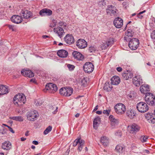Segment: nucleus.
<instances>
[{
	"label": "nucleus",
	"mask_w": 155,
	"mask_h": 155,
	"mask_svg": "<svg viewBox=\"0 0 155 155\" xmlns=\"http://www.w3.org/2000/svg\"><path fill=\"white\" fill-rule=\"evenodd\" d=\"M137 108L139 112L142 113L147 112L149 109L147 104L143 102L138 103L137 105Z\"/></svg>",
	"instance_id": "2"
},
{
	"label": "nucleus",
	"mask_w": 155,
	"mask_h": 155,
	"mask_svg": "<svg viewBox=\"0 0 155 155\" xmlns=\"http://www.w3.org/2000/svg\"><path fill=\"white\" fill-rule=\"evenodd\" d=\"M30 82L35 83H36L35 79V78H32L30 80Z\"/></svg>",
	"instance_id": "55"
},
{
	"label": "nucleus",
	"mask_w": 155,
	"mask_h": 155,
	"mask_svg": "<svg viewBox=\"0 0 155 155\" xmlns=\"http://www.w3.org/2000/svg\"><path fill=\"white\" fill-rule=\"evenodd\" d=\"M57 54L59 57L62 58L67 57L68 54L67 51L63 49H61L58 51Z\"/></svg>",
	"instance_id": "25"
},
{
	"label": "nucleus",
	"mask_w": 155,
	"mask_h": 155,
	"mask_svg": "<svg viewBox=\"0 0 155 155\" xmlns=\"http://www.w3.org/2000/svg\"><path fill=\"white\" fill-rule=\"evenodd\" d=\"M26 101L25 96L23 94H19L15 95L13 98V102L14 104L18 106L24 104Z\"/></svg>",
	"instance_id": "1"
},
{
	"label": "nucleus",
	"mask_w": 155,
	"mask_h": 155,
	"mask_svg": "<svg viewBox=\"0 0 155 155\" xmlns=\"http://www.w3.org/2000/svg\"><path fill=\"white\" fill-rule=\"evenodd\" d=\"M8 87L3 85H0V95L5 94L9 92Z\"/></svg>",
	"instance_id": "24"
},
{
	"label": "nucleus",
	"mask_w": 155,
	"mask_h": 155,
	"mask_svg": "<svg viewBox=\"0 0 155 155\" xmlns=\"http://www.w3.org/2000/svg\"><path fill=\"white\" fill-rule=\"evenodd\" d=\"M133 73L130 71H127L122 74V77L125 80H127L133 77Z\"/></svg>",
	"instance_id": "23"
},
{
	"label": "nucleus",
	"mask_w": 155,
	"mask_h": 155,
	"mask_svg": "<svg viewBox=\"0 0 155 155\" xmlns=\"http://www.w3.org/2000/svg\"><path fill=\"white\" fill-rule=\"evenodd\" d=\"M145 98L146 102L149 105H155V97L152 93L147 94Z\"/></svg>",
	"instance_id": "4"
},
{
	"label": "nucleus",
	"mask_w": 155,
	"mask_h": 155,
	"mask_svg": "<svg viewBox=\"0 0 155 155\" xmlns=\"http://www.w3.org/2000/svg\"><path fill=\"white\" fill-rule=\"evenodd\" d=\"M149 121L153 124L155 123V116L153 115L149 120Z\"/></svg>",
	"instance_id": "47"
},
{
	"label": "nucleus",
	"mask_w": 155,
	"mask_h": 155,
	"mask_svg": "<svg viewBox=\"0 0 155 155\" xmlns=\"http://www.w3.org/2000/svg\"><path fill=\"white\" fill-rule=\"evenodd\" d=\"M142 88V87H141L140 88V90L142 92H143V91L147 90L148 91L149 89V85H145V86L144 87V88Z\"/></svg>",
	"instance_id": "42"
},
{
	"label": "nucleus",
	"mask_w": 155,
	"mask_h": 155,
	"mask_svg": "<svg viewBox=\"0 0 155 155\" xmlns=\"http://www.w3.org/2000/svg\"><path fill=\"white\" fill-rule=\"evenodd\" d=\"M128 127H130V133L133 134H136L139 131L140 128L139 126L135 123L132 124Z\"/></svg>",
	"instance_id": "10"
},
{
	"label": "nucleus",
	"mask_w": 155,
	"mask_h": 155,
	"mask_svg": "<svg viewBox=\"0 0 155 155\" xmlns=\"http://www.w3.org/2000/svg\"><path fill=\"white\" fill-rule=\"evenodd\" d=\"M36 112H35L34 113V118H35V120L38 117L37 115H36Z\"/></svg>",
	"instance_id": "58"
},
{
	"label": "nucleus",
	"mask_w": 155,
	"mask_h": 155,
	"mask_svg": "<svg viewBox=\"0 0 155 155\" xmlns=\"http://www.w3.org/2000/svg\"><path fill=\"white\" fill-rule=\"evenodd\" d=\"M115 150L117 152L122 153L124 150V147L122 145H118L116 147Z\"/></svg>",
	"instance_id": "35"
},
{
	"label": "nucleus",
	"mask_w": 155,
	"mask_h": 155,
	"mask_svg": "<svg viewBox=\"0 0 155 155\" xmlns=\"http://www.w3.org/2000/svg\"><path fill=\"white\" fill-rule=\"evenodd\" d=\"M45 89L48 90L49 92L54 93L57 91L58 87L55 84L49 83L46 85Z\"/></svg>",
	"instance_id": "9"
},
{
	"label": "nucleus",
	"mask_w": 155,
	"mask_h": 155,
	"mask_svg": "<svg viewBox=\"0 0 155 155\" xmlns=\"http://www.w3.org/2000/svg\"><path fill=\"white\" fill-rule=\"evenodd\" d=\"M52 129V127L51 126H49L45 130L44 132V134L45 135L47 134L49 132L51 131Z\"/></svg>",
	"instance_id": "38"
},
{
	"label": "nucleus",
	"mask_w": 155,
	"mask_h": 155,
	"mask_svg": "<svg viewBox=\"0 0 155 155\" xmlns=\"http://www.w3.org/2000/svg\"><path fill=\"white\" fill-rule=\"evenodd\" d=\"M81 82L82 84V85L85 87L87 85V81L86 78H84L82 80Z\"/></svg>",
	"instance_id": "44"
},
{
	"label": "nucleus",
	"mask_w": 155,
	"mask_h": 155,
	"mask_svg": "<svg viewBox=\"0 0 155 155\" xmlns=\"http://www.w3.org/2000/svg\"><path fill=\"white\" fill-rule=\"evenodd\" d=\"M109 119L111 122V124L112 125H115L119 123L118 119H115L113 116L110 115L109 117Z\"/></svg>",
	"instance_id": "27"
},
{
	"label": "nucleus",
	"mask_w": 155,
	"mask_h": 155,
	"mask_svg": "<svg viewBox=\"0 0 155 155\" xmlns=\"http://www.w3.org/2000/svg\"><path fill=\"white\" fill-rule=\"evenodd\" d=\"M50 36L46 35H44L42 36V37L43 38L46 39V38H50Z\"/></svg>",
	"instance_id": "56"
},
{
	"label": "nucleus",
	"mask_w": 155,
	"mask_h": 155,
	"mask_svg": "<svg viewBox=\"0 0 155 155\" xmlns=\"http://www.w3.org/2000/svg\"><path fill=\"white\" fill-rule=\"evenodd\" d=\"M115 111L118 114H123L126 110L125 106L122 103H118L114 107Z\"/></svg>",
	"instance_id": "3"
},
{
	"label": "nucleus",
	"mask_w": 155,
	"mask_h": 155,
	"mask_svg": "<svg viewBox=\"0 0 155 155\" xmlns=\"http://www.w3.org/2000/svg\"><path fill=\"white\" fill-rule=\"evenodd\" d=\"M129 47L132 50H135L138 48L139 44V40L136 38H133L129 40Z\"/></svg>",
	"instance_id": "5"
},
{
	"label": "nucleus",
	"mask_w": 155,
	"mask_h": 155,
	"mask_svg": "<svg viewBox=\"0 0 155 155\" xmlns=\"http://www.w3.org/2000/svg\"><path fill=\"white\" fill-rule=\"evenodd\" d=\"M21 73L24 76L31 78L34 76V74L31 71L24 70H22L21 71Z\"/></svg>",
	"instance_id": "22"
},
{
	"label": "nucleus",
	"mask_w": 155,
	"mask_h": 155,
	"mask_svg": "<svg viewBox=\"0 0 155 155\" xmlns=\"http://www.w3.org/2000/svg\"><path fill=\"white\" fill-rule=\"evenodd\" d=\"M12 147L11 143L8 141H5L2 143V148L5 150H10Z\"/></svg>",
	"instance_id": "17"
},
{
	"label": "nucleus",
	"mask_w": 155,
	"mask_h": 155,
	"mask_svg": "<svg viewBox=\"0 0 155 155\" xmlns=\"http://www.w3.org/2000/svg\"><path fill=\"white\" fill-rule=\"evenodd\" d=\"M59 24L60 26L61 27L63 26V27H65L66 26V24L62 21H60L59 23Z\"/></svg>",
	"instance_id": "50"
},
{
	"label": "nucleus",
	"mask_w": 155,
	"mask_h": 155,
	"mask_svg": "<svg viewBox=\"0 0 155 155\" xmlns=\"http://www.w3.org/2000/svg\"><path fill=\"white\" fill-rule=\"evenodd\" d=\"M8 27L9 28V29H12V31H15L16 30L15 28V26L12 25H8Z\"/></svg>",
	"instance_id": "49"
},
{
	"label": "nucleus",
	"mask_w": 155,
	"mask_h": 155,
	"mask_svg": "<svg viewBox=\"0 0 155 155\" xmlns=\"http://www.w3.org/2000/svg\"><path fill=\"white\" fill-rule=\"evenodd\" d=\"M67 87L61 88L59 90L60 93L62 95L65 96L66 92L67 91Z\"/></svg>",
	"instance_id": "37"
},
{
	"label": "nucleus",
	"mask_w": 155,
	"mask_h": 155,
	"mask_svg": "<svg viewBox=\"0 0 155 155\" xmlns=\"http://www.w3.org/2000/svg\"><path fill=\"white\" fill-rule=\"evenodd\" d=\"M32 143L35 145H37L38 144V142L37 141L34 140L33 141Z\"/></svg>",
	"instance_id": "54"
},
{
	"label": "nucleus",
	"mask_w": 155,
	"mask_h": 155,
	"mask_svg": "<svg viewBox=\"0 0 155 155\" xmlns=\"http://www.w3.org/2000/svg\"><path fill=\"white\" fill-rule=\"evenodd\" d=\"M54 109H55V110L52 112L53 114H55L57 111L58 107L54 106V107L51 106L50 107V109L52 111L54 110Z\"/></svg>",
	"instance_id": "46"
},
{
	"label": "nucleus",
	"mask_w": 155,
	"mask_h": 155,
	"mask_svg": "<svg viewBox=\"0 0 155 155\" xmlns=\"http://www.w3.org/2000/svg\"><path fill=\"white\" fill-rule=\"evenodd\" d=\"M55 26V24H53V23L51 24L50 25V26L51 27V28L54 27Z\"/></svg>",
	"instance_id": "61"
},
{
	"label": "nucleus",
	"mask_w": 155,
	"mask_h": 155,
	"mask_svg": "<svg viewBox=\"0 0 155 155\" xmlns=\"http://www.w3.org/2000/svg\"><path fill=\"white\" fill-rule=\"evenodd\" d=\"M134 34L133 32L131 29H128L125 33V36L124 37V40L126 41H128L130 39V37L133 36Z\"/></svg>",
	"instance_id": "21"
},
{
	"label": "nucleus",
	"mask_w": 155,
	"mask_h": 155,
	"mask_svg": "<svg viewBox=\"0 0 155 155\" xmlns=\"http://www.w3.org/2000/svg\"><path fill=\"white\" fill-rule=\"evenodd\" d=\"M64 40L66 43L69 45L74 43V40L73 36L71 35L67 34L64 38Z\"/></svg>",
	"instance_id": "16"
},
{
	"label": "nucleus",
	"mask_w": 155,
	"mask_h": 155,
	"mask_svg": "<svg viewBox=\"0 0 155 155\" xmlns=\"http://www.w3.org/2000/svg\"><path fill=\"white\" fill-rule=\"evenodd\" d=\"M101 142L104 146H106L109 143L108 139L105 136H104L101 138Z\"/></svg>",
	"instance_id": "31"
},
{
	"label": "nucleus",
	"mask_w": 155,
	"mask_h": 155,
	"mask_svg": "<svg viewBox=\"0 0 155 155\" xmlns=\"http://www.w3.org/2000/svg\"><path fill=\"white\" fill-rule=\"evenodd\" d=\"M7 130L3 127H2L0 128V133L2 135L6 134Z\"/></svg>",
	"instance_id": "39"
},
{
	"label": "nucleus",
	"mask_w": 155,
	"mask_h": 155,
	"mask_svg": "<svg viewBox=\"0 0 155 155\" xmlns=\"http://www.w3.org/2000/svg\"><path fill=\"white\" fill-rule=\"evenodd\" d=\"M52 14V12L51 10L46 8L42 9L39 12V15L41 16H51Z\"/></svg>",
	"instance_id": "12"
},
{
	"label": "nucleus",
	"mask_w": 155,
	"mask_h": 155,
	"mask_svg": "<svg viewBox=\"0 0 155 155\" xmlns=\"http://www.w3.org/2000/svg\"><path fill=\"white\" fill-rule=\"evenodd\" d=\"M83 68L85 72L90 73L93 71L94 66L91 62H87L84 64Z\"/></svg>",
	"instance_id": "8"
},
{
	"label": "nucleus",
	"mask_w": 155,
	"mask_h": 155,
	"mask_svg": "<svg viewBox=\"0 0 155 155\" xmlns=\"http://www.w3.org/2000/svg\"><path fill=\"white\" fill-rule=\"evenodd\" d=\"M122 68L120 67H118L117 68V70L118 72H120L122 71Z\"/></svg>",
	"instance_id": "53"
},
{
	"label": "nucleus",
	"mask_w": 155,
	"mask_h": 155,
	"mask_svg": "<svg viewBox=\"0 0 155 155\" xmlns=\"http://www.w3.org/2000/svg\"><path fill=\"white\" fill-rule=\"evenodd\" d=\"M118 10L116 7L112 5H108L106 9L107 13L111 16L117 15Z\"/></svg>",
	"instance_id": "6"
},
{
	"label": "nucleus",
	"mask_w": 155,
	"mask_h": 155,
	"mask_svg": "<svg viewBox=\"0 0 155 155\" xmlns=\"http://www.w3.org/2000/svg\"><path fill=\"white\" fill-rule=\"evenodd\" d=\"M101 121V118L99 117H97L94 118L93 121V126L94 128L96 129L98 126V124L99 122Z\"/></svg>",
	"instance_id": "32"
},
{
	"label": "nucleus",
	"mask_w": 155,
	"mask_h": 155,
	"mask_svg": "<svg viewBox=\"0 0 155 155\" xmlns=\"http://www.w3.org/2000/svg\"><path fill=\"white\" fill-rule=\"evenodd\" d=\"M114 39L112 38L108 39L106 43L104 44V46L105 48L111 46L114 43Z\"/></svg>",
	"instance_id": "30"
},
{
	"label": "nucleus",
	"mask_w": 155,
	"mask_h": 155,
	"mask_svg": "<svg viewBox=\"0 0 155 155\" xmlns=\"http://www.w3.org/2000/svg\"><path fill=\"white\" fill-rule=\"evenodd\" d=\"M96 48L94 46H91L89 47L88 51L90 53L94 52L96 51Z\"/></svg>",
	"instance_id": "43"
},
{
	"label": "nucleus",
	"mask_w": 155,
	"mask_h": 155,
	"mask_svg": "<svg viewBox=\"0 0 155 155\" xmlns=\"http://www.w3.org/2000/svg\"><path fill=\"white\" fill-rule=\"evenodd\" d=\"M41 105V103H39V102H37L36 103V105L37 106H40Z\"/></svg>",
	"instance_id": "62"
},
{
	"label": "nucleus",
	"mask_w": 155,
	"mask_h": 155,
	"mask_svg": "<svg viewBox=\"0 0 155 155\" xmlns=\"http://www.w3.org/2000/svg\"><path fill=\"white\" fill-rule=\"evenodd\" d=\"M102 112L101 111L98 110V111H97L96 112V113L98 114H99V115L101 114H102Z\"/></svg>",
	"instance_id": "59"
},
{
	"label": "nucleus",
	"mask_w": 155,
	"mask_h": 155,
	"mask_svg": "<svg viewBox=\"0 0 155 155\" xmlns=\"http://www.w3.org/2000/svg\"><path fill=\"white\" fill-rule=\"evenodd\" d=\"M151 38L155 39V30L152 31L151 33Z\"/></svg>",
	"instance_id": "51"
},
{
	"label": "nucleus",
	"mask_w": 155,
	"mask_h": 155,
	"mask_svg": "<svg viewBox=\"0 0 155 155\" xmlns=\"http://www.w3.org/2000/svg\"><path fill=\"white\" fill-rule=\"evenodd\" d=\"M54 32L57 33L58 36L61 38L64 34L63 28L60 27H58L56 28H55L54 29Z\"/></svg>",
	"instance_id": "20"
},
{
	"label": "nucleus",
	"mask_w": 155,
	"mask_h": 155,
	"mask_svg": "<svg viewBox=\"0 0 155 155\" xmlns=\"http://www.w3.org/2000/svg\"><path fill=\"white\" fill-rule=\"evenodd\" d=\"M20 15L21 18L28 19L32 16V13L29 11L27 10L22 9Z\"/></svg>",
	"instance_id": "11"
},
{
	"label": "nucleus",
	"mask_w": 155,
	"mask_h": 155,
	"mask_svg": "<svg viewBox=\"0 0 155 155\" xmlns=\"http://www.w3.org/2000/svg\"><path fill=\"white\" fill-rule=\"evenodd\" d=\"M85 141L82 139H81L80 138L76 139L73 143V146L74 147L76 146L78 143V150L81 151L83 147Z\"/></svg>",
	"instance_id": "7"
},
{
	"label": "nucleus",
	"mask_w": 155,
	"mask_h": 155,
	"mask_svg": "<svg viewBox=\"0 0 155 155\" xmlns=\"http://www.w3.org/2000/svg\"><path fill=\"white\" fill-rule=\"evenodd\" d=\"M148 137L147 136L143 135L140 137V140L142 142H145L147 141L148 139Z\"/></svg>",
	"instance_id": "40"
},
{
	"label": "nucleus",
	"mask_w": 155,
	"mask_h": 155,
	"mask_svg": "<svg viewBox=\"0 0 155 155\" xmlns=\"http://www.w3.org/2000/svg\"><path fill=\"white\" fill-rule=\"evenodd\" d=\"M153 115V114L152 113H147L145 115V117L148 120H149Z\"/></svg>",
	"instance_id": "45"
},
{
	"label": "nucleus",
	"mask_w": 155,
	"mask_h": 155,
	"mask_svg": "<svg viewBox=\"0 0 155 155\" xmlns=\"http://www.w3.org/2000/svg\"><path fill=\"white\" fill-rule=\"evenodd\" d=\"M110 113V110H104L103 111V113L104 114L108 116Z\"/></svg>",
	"instance_id": "48"
},
{
	"label": "nucleus",
	"mask_w": 155,
	"mask_h": 155,
	"mask_svg": "<svg viewBox=\"0 0 155 155\" xmlns=\"http://www.w3.org/2000/svg\"><path fill=\"white\" fill-rule=\"evenodd\" d=\"M8 128H9V130L12 133H15L14 131L13 130L12 128L11 127H8Z\"/></svg>",
	"instance_id": "52"
},
{
	"label": "nucleus",
	"mask_w": 155,
	"mask_h": 155,
	"mask_svg": "<svg viewBox=\"0 0 155 155\" xmlns=\"http://www.w3.org/2000/svg\"><path fill=\"white\" fill-rule=\"evenodd\" d=\"M133 83L136 86H139L142 83V79L140 75H137L133 79Z\"/></svg>",
	"instance_id": "15"
},
{
	"label": "nucleus",
	"mask_w": 155,
	"mask_h": 155,
	"mask_svg": "<svg viewBox=\"0 0 155 155\" xmlns=\"http://www.w3.org/2000/svg\"><path fill=\"white\" fill-rule=\"evenodd\" d=\"M26 139V138L24 137H21V141H23L25 140Z\"/></svg>",
	"instance_id": "60"
},
{
	"label": "nucleus",
	"mask_w": 155,
	"mask_h": 155,
	"mask_svg": "<svg viewBox=\"0 0 155 155\" xmlns=\"http://www.w3.org/2000/svg\"><path fill=\"white\" fill-rule=\"evenodd\" d=\"M113 23L116 28H120L123 25V20L120 18L117 17L114 20Z\"/></svg>",
	"instance_id": "13"
},
{
	"label": "nucleus",
	"mask_w": 155,
	"mask_h": 155,
	"mask_svg": "<svg viewBox=\"0 0 155 155\" xmlns=\"http://www.w3.org/2000/svg\"><path fill=\"white\" fill-rule=\"evenodd\" d=\"M35 112H37L36 110H34L33 111H31L28 113V115L27 116L28 119H29L30 120L32 121L35 120V118L34 117Z\"/></svg>",
	"instance_id": "29"
},
{
	"label": "nucleus",
	"mask_w": 155,
	"mask_h": 155,
	"mask_svg": "<svg viewBox=\"0 0 155 155\" xmlns=\"http://www.w3.org/2000/svg\"><path fill=\"white\" fill-rule=\"evenodd\" d=\"M127 115L130 118H134V116H136V112L134 110H127Z\"/></svg>",
	"instance_id": "28"
},
{
	"label": "nucleus",
	"mask_w": 155,
	"mask_h": 155,
	"mask_svg": "<svg viewBox=\"0 0 155 155\" xmlns=\"http://www.w3.org/2000/svg\"><path fill=\"white\" fill-rule=\"evenodd\" d=\"M77 46L80 48H84L87 45L86 41L83 39H80L77 41Z\"/></svg>",
	"instance_id": "14"
},
{
	"label": "nucleus",
	"mask_w": 155,
	"mask_h": 155,
	"mask_svg": "<svg viewBox=\"0 0 155 155\" xmlns=\"http://www.w3.org/2000/svg\"><path fill=\"white\" fill-rule=\"evenodd\" d=\"M111 84L114 85L118 84L120 82V78L119 77L114 76L111 79Z\"/></svg>",
	"instance_id": "26"
},
{
	"label": "nucleus",
	"mask_w": 155,
	"mask_h": 155,
	"mask_svg": "<svg viewBox=\"0 0 155 155\" xmlns=\"http://www.w3.org/2000/svg\"><path fill=\"white\" fill-rule=\"evenodd\" d=\"M11 21L16 24H18L21 23L22 20L21 16L18 15H14L11 18Z\"/></svg>",
	"instance_id": "19"
},
{
	"label": "nucleus",
	"mask_w": 155,
	"mask_h": 155,
	"mask_svg": "<svg viewBox=\"0 0 155 155\" xmlns=\"http://www.w3.org/2000/svg\"><path fill=\"white\" fill-rule=\"evenodd\" d=\"M65 93V96H70L73 92V89L71 87H67Z\"/></svg>",
	"instance_id": "36"
},
{
	"label": "nucleus",
	"mask_w": 155,
	"mask_h": 155,
	"mask_svg": "<svg viewBox=\"0 0 155 155\" xmlns=\"http://www.w3.org/2000/svg\"><path fill=\"white\" fill-rule=\"evenodd\" d=\"M137 16L138 18H140V19H141L143 17V16L142 15H141L140 14H138L137 15Z\"/></svg>",
	"instance_id": "57"
},
{
	"label": "nucleus",
	"mask_w": 155,
	"mask_h": 155,
	"mask_svg": "<svg viewBox=\"0 0 155 155\" xmlns=\"http://www.w3.org/2000/svg\"><path fill=\"white\" fill-rule=\"evenodd\" d=\"M66 64L69 71H72L74 70L75 68L74 65L68 64Z\"/></svg>",
	"instance_id": "41"
},
{
	"label": "nucleus",
	"mask_w": 155,
	"mask_h": 155,
	"mask_svg": "<svg viewBox=\"0 0 155 155\" xmlns=\"http://www.w3.org/2000/svg\"><path fill=\"white\" fill-rule=\"evenodd\" d=\"M112 88V85L110 84L109 82L106 83L103 87L104 90H106L107 91H110Z\"/></svg>",
	"instance_id": "34"
},
{
	"label": "nucleus",
	"mask_w": 155,
	"mask_h": 155,
	"mask_svg": "<svg viewBox=\"0 0 155 155\" xmlns=\"http://www.w3.org/2000/svg\"><path fill=\"white\" fill-rule=\"evenodd\" d=\"M74 57L78 60H82L84 58V56L81 53L74 51L72 53Z\"/></svg>",
	"instance_id": "18"
},
{
	"label": "nucleus",
	"mask_w": 155,
	"mask_h": 155,
	"mask_svg": "<svg viewBox=\"0 0 155 155\" xmlns=\"http://www.w3.org/2000/svg\"><path fill=\"white\" fill-rule=\"evenodd\" d=\"M98 109V105H97L94 110L93 111H96Z\"/></svg>",
	"instance_id": "63"
},
{
	"label": "nucleus",
	"mask_w": 155,
	"mask_h": 155,
	"mask_svg": "<svg viewBox=\"0 0 155 155\" xmlns=\"http://www.w3.org/2000/svg\"><path fill=\"white\" fill-rule=\"evenodd\" d=\"M9 119L19 122H22L24 120L23 117L21 116L11 117H9Z\"/></svg>",
	"instance_id": "33"
},
{
	"label": "nucleus",
	"mask_w": 155,
	"mask_h": 155,
	"mask_svg": "<svg viewBox=\"0 0 155 155\" xmlns=\"http://www.w3.org/2000/svg\"><path fill=\"white\" fill-rule=\"evenodd\" d=\"M79 115L80 114L78 113L76 115H75V116L76 117H79Z\"/></svg>",
	"instance_id": "64"
}]
</instances>
